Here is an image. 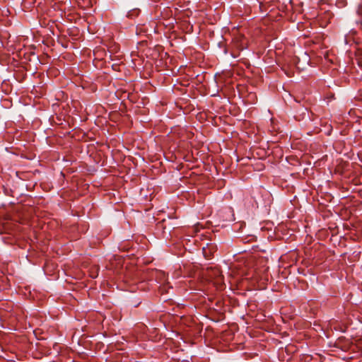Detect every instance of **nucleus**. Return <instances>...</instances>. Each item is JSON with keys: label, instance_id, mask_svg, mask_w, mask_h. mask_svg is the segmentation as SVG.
Returning a JSON list of instances; mask_svg holds the SVG:
<instances>
[{"label": "nucleus", "instance_id": "obj_1", "mask_svg": "<svg viewBox=\"0 0 362 362\" xmlns=\"http://www.w3.org/2000/svg\"><path fill=\"white\" fill-rule=\"evenodd\" d=\"M175 228L171 219H163L156 224V230L157 233L162 235L163 238H168L170 235L171 230L175 229Z\"/></svg>", "mask_w": 362, "mask_h": 362}, {"label": "nucleus", "instance_id": "obj_2", "mask_svg": "<svg viewBox=\"0 0 362 362\" xmlns=\"http://www.w3.org/2000/svg\"><path fill=\"white\" fill-rule=\"evenodd\" d=\"M236 47L239 49H243L246 47L247 43L243 35H238L234 38Z\"/></svg>", "mask_w": 362, "mask_h": 362}, {"label": "nucleus", "instance_id": "obj_3", "mask_svg": "<svg viewBox=\"0 0 362 362\" xmlns=\"http://www.w3.org/2000/svg\"><path fill=\"white\" fill-rule=\"evenodd\" d=\"M221 279H222V278H221V275H219V276H218V278L217 281H220Z\"/></svg>", "mask_w": 362, "mask_h": 362}]
</instances>
